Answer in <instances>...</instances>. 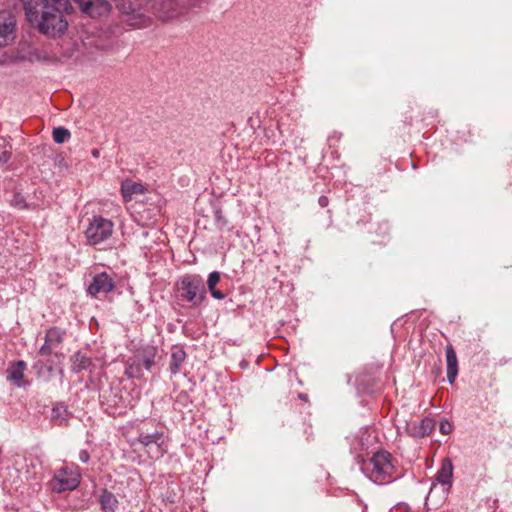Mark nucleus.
Wrapping results in <instances>:
<instances>
[{
	"mask_svg": "<svg viewBox=\"0 0 512 512\" xmlns=\"http://www.w3.org/2000/svg\"><path fill=\"white\" fill-rule=\"evenodd\" d=\"M358 463L363 474L375 484H388L397 478L392 455L387 451H378L370 459Z\"/></svg>",
	"mask_w": 512,
	"mask_h": 512,
	"instance_id": "nucleus-1",
	"label": "nucleus"
},
{
	"mask_svg": "<svg viewBox=\"0 0 512 512\" xmlns=\"http://www.w3.org/2000/svg\"><path fill=\"white\" fill-rule=\"evenodd\" d=\"M183 300L191 306L198 307L206 299V287L203 278L198 274H185L176 283Z\"/></svg>",
	"mask_w": 512,
	"mask_h": 512,
	"instance_id": "nucleus-2",
	"label": "nucleus"
},
{
	"mask_svg": "<svg viewBox=\"0 0 512 512\" xmlns=\"http://www.w3.org/2000/svg\"><path fill=\"white\" fill-rule=\"evenodd\" d=\"M47 9V11H44L42 19L37 25L39 32L49 37H56L64 34L68 28V22L61 9L54 5Z\"/></svg>",
	"mask_w": 512,
	"mask_h": 512,
	"instance_id": "nucleus-3",
	"label": "nucleus"
},
{
	"mask_svg": "<svg viewBox=\"0 0 512 512\" xmlns=\"http://www.w3.org/2000/svg\"><path fill=\"white\" fill-rule=\"evenodd\" d=\"M81 481L79 467L71 464L57 470L50 481L51 489L55 492L71 491L78 487Z\"/></svg>",
	"mask_w": 512,
	"mask_h": 512,
	"instance_id": "nucleus-4",
	"label": "nucleus"
},
{
	"mask_svg": "<svg viewBox=\"0 0 512 512\" xmlns=\"http://www.w3.org/2000/svg\"><path fill=\"white\" fill-rule=\"evenodd\" d=\"M167 440L168 437L162 431H155L153 433L139 432L137 442L140 443L144 448L149 458L160 459L167 451Z\"/></svg>",
	"mask_w": 512,
	"mask_h": 512,
	"instance_id": "nucleus-5",
	"label": "nucleus"
},
{
	"mask_svg": "<svg viewBox=\"0 0 512 512\" xmlns=\"http://www.w3.org/2000/svg\"><path fill=\"white\" fill-rule=\"evenodd\" d=\"M113 228L114 224L111 220L102 216H94L85 230L87 243L95 246L104 242L111 237Z\"/></svg>",
	"mask_w": 512,
	"mask_h": 512,
	"instance_id": "nucleus-6",
	"label": "nucleus"
},
{
	"mask_svg": "<svg viewBox=\"0 0 512 512\" xmlns=\"http://www.w3.org/2000/svg\"><path fill=\"white\" fill-rule=\"evenodd\" d=\"M100 399L105 411L111 416L122 415L126 413L128 408L132 407L130 403L127 404L124 401L119 390H114L112 388L103 390L100 394Z\"/></svg>",
	"mask_w": 512,
	"mask_h": 512,
	"instance_id": "nucleus-7",
	"label": "nucleus"
},
{
	"mask_svg": "<svg viewBox=\"0 0 512 512\" xmlns=\"http://www.w3.org/2000/svg\"><path fill=\"white\" fill-rule=\"evenodd\" d=\"M25 11L26 18L29 23L36 26L42 19L44 11L47 8H51V4L48 0H21Z\"/></svg>",
	"mask_w": 512,
	"mask_h": 512,
	"instance_id": "nucleus-8",
	"label": "nucleus"
},
{
	"mask_svg": "<svg viewBox=\"0 0 512 512\" xmlns=\"http://www.w3.org/2000/svg\"><path fill=\"white\" fill-rule=\"evenodd\" d=\"M435 421L432 418L425 417L421 420L406 421L405 432L413 438H423L433 431Z\"/></svg>",
	"mask_w": 512,
	"mask_h": 512,
	"instance_id": "nucleus-9",
	"label": "nucleus"
},
{
	"mask_svg": "<svg viewBox=\"0 0 512 512\" xmlns=\"http://www.w3.org/2000/svg\"><path fill=\"white\" fill-rule=\"evenodd\" d=\"M81 11L90 17L96 18L107 15L111 10V4L107 0H74Z\"/></svg>",
	"mask_w": 512,
	"mask_h": 512,
	"instance_id": "nucleus-10",
	"label": "nucleus"
},
{
	"mask_svg": "<svg viewBox=\"0 0 512 512\" xmlns=\"http://www.w3.org/2000/svg\"><path fill=\"white\" fill-rule=\"evenodd\" d=\"M64 338V332L57 328L52 327L47 330L44 344L39 349L41 356H50L53 351L60 346Z\"/></svg>",
	"mask_w": 512,
	"mask_h": 512,
	"instance_id": "nucleus-11",
	"label": "nucleus"
},
{
	"mask_svg": "<svg viewBox=\"0 0 512 512\" xmlns=\"http://www.w3.org/2000/svg\"><path fill=\"white\" fill-rule=\"evenodd\" d=\"M115 283L113 279L106 273L96 274L88 287V293L97 296L100 293L107 294L114 289Z\"/></svg>",
	"mask_w": 512,
	"mask_h": 512,
	"instance_id": "nucleus-12",
	"label": "nucleus"
},
{
	"mask_svg": "<svg viewBox=\"0 0 512 512\" xmlns=\"http://www.w3.org/2000/svg\"><path fill=\"white\" fill-rule=\"evenodd\" d=\"M371 445L370 435L366 430H360L352 439L350 443V450L356 458L362 460L361 457Z\"/></svg>",
	"mask_w": 512,
	"mask_h": 512,
	"instance_id": "nucleus-13",
	"label": "nucleus"
},
{
	"mask_svg": "<svg viewBox=\"0 0 512 512\" xmlns=\"http://www.w3.org/2000/svg\"><path fill=\"white\" fill-rule=\"evenodd\" d=\"M15 30V20L10 14H0V47L6 46Z\"/></svg>",
	"mask_w": 512,
	"mask_h": 512,
	"instance_id": "nucleus-14",
	"label": "nucleus"
},
{
	"mask_svg": "<svg viewBox=\"0 0 512 512\" xmlns=\"http://www.w3.org/2000/svg\"><path fill=\"white\" fill-rule=\"evenodd\" d=\"M26 369V363L22 360L13 362L7 368V380L12 382L17 387L24 386V371Z\"/></svg>",
	"mask_w": 512,
	"mask_h": 512,
	"instance_id": "nucleus-15",
	"label": "nucleus"
},
{
	"mask_svg": "<svg viewBox=\"0 0 512 512\" xmlns=\"http://www.w3.org/2000/svg\"><path fill=\"white\" fill-rule=\"evenodd\" d=\"M446 352V374L447 380L450 384H453L458 375V360L457 355L452 345H447L445 348Z\"/></svg>",
	"mask_w": 512,
	"mask_h": 512,
	"instance_id": "nucleus-16",
	"label": "nucleus"
},
{
	"mask_svg": "<svg viewBox=\"0 0 512 512\" xmlns=\"http://www.w3.org/2000/svg\"><path fill=\"white\" fill-rule=\"evenodd\" d=\"M146 188L138 182H134L130 179H125L121 182V194L124 202H130L134 195L144 194Z\"/></svg>",
	"mask_w": 512,
	"mask_h": 512,
	"instance_id": "nucleus-17",
	"label": "nucleus"
},
{
	"mask_svg": "<svg viewBox=\"0 0 512 512\" xmlns=\"http://www.w3.org/2000/svg\"><path fill=\"white\" fill-rule=\"evenodd\" d=\"M98 503L102 512H117L120 507L117 497L107 489L102 490Z\"/></svg>",
	"mask_w": 512,
	"mask_h": 512,
	"instance_id": "nucleus-18",
	"label": "nucleus"
},
{
	"mask_svg": "<svg viewBox=\"0 0 512 512\" xmlns=\"http://www.w3.org/2000/svg\"><path fill=\"white\" fill-rule=\"evenodd\" d=\"M453 464L449 458L443 459L441 467L436 474V480L448 489L452 486Z\"/></svg>",
	"mask_w": 512,
	"mask_h": 512,
	"instance_id": "nucleus-19",
	"label": "nucleus"
},
{
	"mask_svg": "<svg viewBox=\"0 0 512 512\" xmlns=\"http://www.w3.org/2000/svg\"><path fill=\"white\" fill-rule=\"evenodd\" d=\"M186 352L182 347L176 346L172 349L169 362L171 374L176 375L181 371V367L186 360Z\"/></svg>",
	"mask_w": 512,
	"mask_h": 512,
	"instance_id": "nucleus-20",
	"label": "nucleus"
},
{
	"mask_svg": "<svg viewBox=\"0 0 512 512\" xmlns=\"http://www.w3.org/2000/svg\"><path fill=\"white\" fill-rule=\"evenodd\" d=\"M70 412L63 403H56L51 411V421L57 426L67 425L70 419Z\"/></svg>",
	"mask_w": 512,
	"mask_h": 512,
	"instance_id": "nucleus-21",
	"label": "nucleus"
},
{
	"mask_svg": "<svg viewBox=\"0 0 512 512\" xmlns=\"http://www.w3.org/2000/svg\"><path fill=\"white\" fill-rule=\"evenodd\" d=\"M157 354V348L155 346H146L142 349L140 354L139 364H141L146 370H151L155 363V357Z\"/></svg>",
	"mask_w": 512,
	"mask_h": 512,
	"instance_id": "nucleus-22",
	"label": "nucleus"
},
{
	"mask_svg": "<svg viewBox=\"0 0 512 512\" xmlns=\"http://www.w3.org/2000/svg\"><path fill=\"white\" fill-rule=\"evenodd\" d=\"M91 365V359L81 352H76L72 356L71 369L75 373H80L84 370H87Z\"/></svg>",
	"mask_w": 512,
	"mask_h": 512,
	"instance_id": "nucleus-23",
	"label": "nucleus"
},
{
	"mask_svg": "<svg viewBox=\"0 0 512 512\" xmlns=\"http://www.w3.org/2000/svg\"><path fill=\"white\" fill-rule=\"evenodd\" d=\"M219 281L220 273L218 271L211 272L207 279V288L213 298L217 300H222L225 298V294L222 291L216 289V285L218 284Z\"/></svg>",
	"mask_w": 512,
	"mask_h": 512,
	"instance_id": "nucleus-24",
	"label": "nucleus"
},
{
	"mask_svg": "<svg viewBox=\"0 0 512 512\" xmlns=\"http://www.w3.org/2000/svg\"><path fill=\"white\" fill-rule=\"evenodd\" d=\"M70 132L64 127H57L53 129L52 137L55 143L61 144L70 138Z\"/></svg>",
	"mask_w": 512,
	"mask_h": 512,
	"instance_id": "nucleus-25",
	"label": "nucleus"
},
{
	"mask_svg": "<svg viewBox=\"0 0 512 512\" xmlns=\"http://www.w3.org/2000/svg\"><path fill=\"white\" fill-rule=\"evenodd\" d=\"M10 203L13 207L17 208V209H24L26 208V201H25V198L19 194V193H15L12 197V199L10 200Z\"/></svg>",
	"mask_w": 512,
	"mask_h": 512,
	"instance_id": "nucleus-26",
	"label": "nucleus"
},
{
	"mask_svg": "<svg viewBox=\"0 0 512 512\" xmlns=\"http://www.w3.org/2000/svg\"><path fill=\"white\" fill-rule=\"evenodd\" d=\"M215 221L217 226L220 228H223L227 223L226 219L224 218L220 210L215 211Z\"/></svg>",
	"mask_w": 512,
	"mask_h": 512,
	"instance_id": "nucleus-27",
	"label": "nucleus"
},
{
	"mask_svg": "<svg viewBox=\"0 0 512 512\" xmlns=\"http://www.w3.org/2000/svg\"><path fill=\"white\" fill-rule=\"evenodd\" d=\"M389 512H411L406 503H398L390 509Z\"/></svg>",
	"mask_w": 512,
	"mask_h": 512,
	"instance_id": "nucleus-28",
	"label": "nucleus"
},
{
	"mask_svg": "<svg viewBox=\"0 0 512 512\" xmlns=\"http://www.w3.org/2000/svg\"><path fill=\"white\" fill-rule=\"evenodd\" d=\"M11 158V152L8 150L0 151V164H6Z\"/></svg>",
	"mask_w": 512,
	"mask_h": 512,
	"instance_id": "nucleus-29",
	"label": "nucleus"
},
{
	"mask_svg": "<svg viewBox=\"0 0 512 512\" xmlns=\"http://www.w3.org/2000/svg\"><path fill=\"white\" fill-rule=\"evenodd\" d=\"M440 432L442 434H445V435L449 434L451 432V425H450V423L447 422V421H442L440 423Z\"/></svg>",
	"mask_w": 512,
	"mask_h": 512,
	"instance_id": "nucleus-30",
	"label": "nucleus"
},
{
	"mask_svg": "<svg viewBox=\"0 0 512 512\" xmlns=\"http://www.w3.org/2000/svg\"><path fill=\"white\" fill-rule=\"evenodd\" d=\"M89 459H90V455L88 453L87 450L83 449L79 452V460L82 462V463H88L89 462Z\"/></svg>",
	"mask_w": 512,
	"mask_h": 512,
	"instance_id": "nucleus-31",
	"label": "nucleus"
},
{
	"mask_svg": "<svg viewBox=\"0 0 512 512\" xmlns=\"http://www.w3.org/2000/svg\"><path fill=\"white\" fill-rule=\"evenodd\" d=\"M318 204H319L322 208L327 207V206H328V204H329V199H328V197H327V196H325V195L320 196V197H319V199H318Z\"/></svg>",
	"mask_w": 512,
	"mask_h": 512,
	"instance_id": "nucleus-32",
	"label": "nucleus"
},
{
	"mask_svg": "<svg viewBox=\"0 0 512 512\" xmlns=\"http://www.w3.org/2000/svg\"><path fill=\"white\" fill-rule=\"evenodd\" d=\"M53 2L52 5L59 7V9L64 8L68 2V0H51Z\"/></svg>",
	"mask_w": 512,
	"mask_h": 512,
	"instance_id": "nucleus-33",
	"label": "nucleus"
},
{
	"mask_svg": "<svg viewBox=\"0 0 512 512\" xmlns=\"http://www.w3.org/2000/svg\"><path fill=\"white\" fill-rule=\"evenodd\" d=\"M92 154H93V156H94V157H97V155H98V151H97V150H94V151L92 152Z\"/></svg>",
	"mask_w": 512,
	"mask_h": 512,
	"instance_id": "nucleus-34",
	"label": "nucleus"
}]
</instances>
